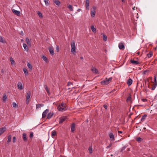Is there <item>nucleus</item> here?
Returning a JSON list of instances; mask_svg holds the SVG:
<instances>
[{"label": "nucleus", "mask_w": 157, "mask_h": 157, "mask_svg": "<svg viewBox=\"0 0 157 157\" xmlns=\"http://www.w3.org/2000/svg\"><path fill=\"white\" fill-rule=\"evenodd\" d=\"M58 109L59 111H63L67 109L66 104L64 103H62L58 106Z\"/></svg>", "instance_id": "nucleus-1"}, {"label": "nucleus", "mask_w": 157, "mask_h": 157, "mask_svg": "<svg viewBox=\"0 0 157 157\" xmlns=\"http://www.w3.org/2000/svg\"><path fill=\"white\" fill-rule=\"evenodd\" d=\"M71 52L74 55L76 53V47L75 46V43L74 40L71 41Z\"/></svg>", "instance_id": "nucleus-2"}, {"label": "nucleus", "mask_w": 157, "mask_h": 157, "mask_svg": "<svg viewBox=\"0 0 157 157\" xmlns=\"http://www.w3.org/2000/svg\"><path fill=\"white\" fill-rule=\"evenodd\" d=\"M112 78L111 77L109 78L108 79L106 78L104 80L101 81V83L102 85H107L109 84L111 81Z\"/></svg>", "instance_id": "nucleus-3"}, {"label": "nucleus", "mask_w": 157, "mask_h": 157, "mask_svg": "<svg viewBox=\"0 0 157 157\" xmlns=\"http://www.w3.org/2000/svg\"><path fill=\"white\" fill-rule=\"evenodd\" d=\"M109 136L110 138V141H113L115 140V137L113 134L110 132L109 134Z\"/></svg>", "instance_id": "nucleus-4"}, {"label": "nucleus", "mask_w": 157, "mask_h": 157, "mask_svg": "<svg viewBox=\"0 0 157 157\" xmlns=\"http://www.w3.org/2000/svg\"><path fill=\"white\" fill-rule=\"evenodd\" d=\"M96 7H94L92 10H91L90 14L92 17H94L95 16Z\"/></svg>", "instance_id": "nucleus-5"}, {"label": "nucleus", "mask_w": 157, "mask_h": 157, "mask_svg": "<svg viewBox=\"0 0 157 157\" xmlns=\"http://www.w3.org/2000/svg\"><path fill=\"white\" fill-rule=\"evenodd\" d=\"M49 110L48 109H47L43 112L42 114V118H45L47 113L49 112Z\"/></svg>", "instance_id": "nucleus-6"}, {"label": "nucleus", "mask_w": 157, "mask_h": 157, "mask_svg": "<svg viewBox=\"0 0 157 157\" xmlns=\"http://www.w3.org/2000/svg\"><path fill=\"white\" fill-rule=\"evenodd\" d=\"M17 86L19 90H21L23 88V85L21 82H19L17 84Z\"/></svg>", "instance_id": "nucleus-7"}, {"label": "nucleus", "mask_w": 157, "mask_h": 157, "mask_svg": "<svg viewBox=\"0 0 157 157\" xmlns=\"http://www.w3.org/2000/svg\"><path fill=\"white\" fill-rule=\"evenodd\" d=\"M12 11L15 14L18 16H19L20 15V12L18 10H17L15 9H13L12 10Z\"/></svg>", "instance_id": "nucleus-8"}, {"label": "nucleus", "mask_w": 157, "mask_h": 157, "mask_svg": "<svg viewBox=\"0 0 157 157\" xmlns=\"http://www.w3.org/2000/svg\"><path fill=\"white\" fill-rule=\"evenodd\" d=\"M6 130V127H3L0 128V135L3 134Z\"/></svg>", "instance_id": "nucleus-9"}, {"label": "nucleus", "mask_w": 157, "mask_h": 157, "mask_svg": "<svg viewBox=\"0 0 157 157\" xmlns=\"http://www.w3.org/2000/svg\"><path fill=\"white\" fill-rule=\"evenodd\" d=\"M10 61L11 63V65L13 66H15V63L14 60L13 59L12 57H10Z\"/></svg>", "instance_id": "nucleus-10"}, {"label": "nucleus", "mask_w": 157, "mask_h": 157, "mask_svg": "<svg viewBox=\"0 0 157 157\" xmlns=\"http://www.w3.org/2000/svg\"><path fill=\"white\" fill-rule=\"evenodd\" d=\"M48 50L49 51V52H50V54L53 55H54V50L51 47H49L48 48Z\"/></svg>", "instance_id": "nucleus-11"}, {"label": "nucleus", "mask_w": 157, "mask_h": 157, "mask_svg": "<svg viewBox=\"0 0 157 157\" xmlns=\"http://www.w3.org/2000/svg\"><path fill=\"white\" fill-rule=\"evenodd\" d=\"M119 48L120 49H124V46L123 44L122 43H120L118 45Z\"/></svg>", "instance_id": "nucleus-12"}, {"label": "nucleus", "mask_w": 157, "mask_h": 157, "mask_svg": "<svg viewBox=\"0 0 157 157\" xmlns=\"http://www.w3.org/2000/svg\"><path fill=\"white\" fill-rule=\"evenodd\" d=\"M66 117H62L60 118V120L59 121V123L61 124L64 122L66 119Z\"/></svg>", "instance_id": "nucleus-13"}, {"label": "nucleus", "mask_w": 157, "mask_h": 157, "mask_svg": "<svg viewBox=\"0 0 157 157\" xmlns=\"http://www.w3.org/2000/svg\"><path fill=\"white\" fill-rule=\"evenodd\" d=\"M89 0H86V5L85 6L86 8L88 10H89Z\"/></svg>", "instance_id": "nucleus-14"}, {"label": "nucleus", "mask_w": 157, "mask_h": 157, "mask_svg": "<svg viewBox=\"0 0 157 157\" xmlns=\"http://www.w3.org/2000/svg\"><path fill=\"white\" fill-rule=\"evenodd\" d=\"M54 113H48L47 116V119H50L53 116Z\"/></svg>", "instance_id": "nucleus-15"}, {"label": "nucleus", "mask_w": 157, "mask_h": 157, "mask_svg": "<svg viewBox=\"0 0 157 157\" xmlns=\"http://www.w3.org/2000/svg\"><path fill=\"white\" fill-rule=\"evenodd\" d=\"M132 83V81L131 78H129L127 81V84L128 86H131Z\"/></svg>", "instance_id": "nucleus-16"}, {"label": "nucleus", "mask_w": 157, "mask_h": 157, "mask_svg": "<svg viewBox=\"0 0 157 157\" xmlns=\"http://www.w3.org/2000/svg\"><path fill=\"white\" fill-rule=\"evenodd\" d=\"M131 62L134 65H137L139 64L138 61L132 59L131 60Z\"/></svg>", "instance_id": "nucleus-17"}, {"label": "nucleus", "mask_w": 157, "mask_h": 157, "mask_svg": "<svg viewBox=\"0 0 157 157\" xmlns=\"http://www.w3.org/2000/svg\"><path fill=\"white\" fill-rule=\"evenodd\" d=\"M44 105L43 104H38L36 105V109H38L40 108L41 107L44 106Z\"/></svg>", "instance_id": "nucleus-18"}, {"label": "nucleus", "mask_w": 157, "mask_h": 157, "mask_svg": "<svg viewBox=\"0 0 157 157\" xmlns=\"http://www.w3.org/2000/svg\"><path fill=\"white\" fill-rule=\"evenodd\" d=\"M91 71L94 73H98V70L95 67H93L91 69Z\"/></svg>", "instance_id": "nucleus-19"}, {"label": "nucleus", "mask_w": 157, "mask_h": 157, "mask_svg": "<svg viewBox=\"0 0 157 157\" xmlns=\"http://www.w3.org/2000/svg\"><path fill=\"white\" fill-rule=\"evenodd\" d=\"M75 124L74 123H73L72 124L71 129V131L72 132H74L75 130Z\"/></svg>", "instance_id": "nucleus-20"}, {"label": "nucleus", "mask_w": 157, "mask_h": 157, "mask_svg": "<svg viewBox=\"0 0 157 157\" xmlns=\"http://www.w3.org/2000/svg\"><path fill=\"white\" fill-rule=\"evenodd\" d=\"M23 46L25 50L26 51H28L29 50V49L26 44L23 43Z\"/></svg>", "instance_id": "nucleus-21"}, {"label": "nucleus", "mask_w": 157, "mask_h": 157, "mask_svg": "<svg viewBox=\"0 0 157 157\" xmlns=\"http://www.w3.org/2000/svg\"><path fill=\"white\" fill-rule=\"evenodd\" d=\"M31 96V92L29 91L28 92L26 95V98L30 99Z\"/></svg>", "instance_id": "nucleus-22"}, {"label": "nucleus", "mask_w": 157, "mask_h": 157, "mask_svg": "<svg viewBox=\"0 0 157 157\" xmlns=\"http://www.w3.org/2000/svg\"><path fill=\"white\" fill-rule=\"evenodd\" d=\"M25 41L26 43L28 45L30 46L31 45V43L30 42L28 38H26L25 39Z\"/></svg>", "instance_id": "nucleus-23"}, {"label": "nucleus", "mask_w": 157, "mask_h": 157, "mask_svg": "<svg viewBox=\"0 0 157 157\" xmlns=\"http://www.w3.org/2000/svg\"><path fill=\"white\" fill-rule=\"evenodd\" d=\"M91 29L92 31V32L94 33H95L96 32V29L94 27L93 25H92L91 26Z\"/></svg>", "instance_id": "nucleus-24"}, {"label": "nucleus", "mask_w": 157, "mask_h": 157, "mask_svg": "<svg viewBox=\"0 0 157 157\" xmlns=\"http://www.w3.org/2000/svg\"><path fill=\"white\" fill-rule=\"evenodd\" d=\"M7 99L6 95L5 94H4L2 98V100L3 101H6Z\"/></svg>", "instance_id": "nucleus-25"}, {"label": "nucleus", "mask_w": 157, "mask_h": 157, "mask_svg": "<svg viewBox=\"0 0 157 157\" xmlns=\"http://www.w3.org/2000/svg\"><path fill=\"white\" fill-rule=\"evenodd\" d=\"M23 71L24 72L25 75H27L28 74V72L27 69L26 68H23Z\"/></svg>", "instance_id": "nucleus-26"}, {"label": "nucleus", "mask_w": 157, "mask_h": 157, "mask_svg": "<svg viewBox=\"0 0 157 157\" xmlns=\"http://www.w3.org/2000/svg\"><path fill=\"white\" fill-rule=\"evenodd\" d=\"M147 116V115H144L141 117V121H144V120L146 119Z\"/></svg>", "instance_id": "nucleus-27"}, {"label": "nucleus", "mask_w": 157, "mask_h": 157, "mask_svg": "<svg viewBox=\"0 0 157 157\" xmlns=\"http://www.w3.org/2000/svg\"><path fill=\"white\" fill-rule=\"evenodd\" d=\"M23 137L24 141H26L27 140V136L26 134L25 133H23Z\"/></svg>", "instance_id": "nucleus-28"}, {"label": "nucleus", "mask_w": 157, "mask_h": 157, "mask_svg": "<svg viewBox=\"0 0 157 157\" xmlns=\"http://www.w3.org/2000/svg\"><path fill=\"white\" fill-rule=\"evenodd\" d=\"M56 135V132L55 131H52L51 134L52 136L53 137Z\"/></svg>", "instance_id": "nucleus-29"}, {"label": "nucleus", "mask_w": 157, "mask_h": 157, "mask_svg": "<svg viewBox=\"0 0 157 157\" xmlns=\"http://www.w3.org/2000/svg\"><path fill=\"white\" fill-rule=\"evenodd\" d=\"M88 150L89 151V153H91L93 151V149L92 146H90L88 148Z\"/></svg>", "instance_id": "nucleus-30"}, {"label": "nucleus", "mask_w": 157, "mask_h": 157, "mask_svg": "<svg viewBox=\"0 0 157 157\" xmlns=\"http://www.w3.org/2000/svg\"><path fill=\"white\" fill-rule=\"evenodd\" d=\"M54 2L56 5L58 6H59L60 4V2L58 0H55L54 1Z\"/></svg>", "instance_id": "nucleus-31"}, {"label": "nucleus", "mask_w": 157, "mask_h": 157, "mask_svg": "<svg viewBox=\"0 0 157 157\" xmlns=\"http://www.w3.org/2000/svg\"><path fill=\"white\" fill-rule=\"evenodd\" d=\"M0 42L4 43L5 42V40L3 39L2 37L1 36H0Z\"/></svg>", "instance_id": "nucleus-32"}, {"label": "nucleus", "mask_w": 157, "mask_h": 157, "mask_svg": "<svg viewBox=\"0 0 157 157\" xmlns=\"http://www.w3.org/2000/svg\"><path fill=\"white\" fill-rule=\"evenodd\" d=\"M11 135H10L8 137L7 142L8 143H9L11 141Z\"/></svg>", "instance_id": "nucleus-33"}, {"label": "nucleus", "mask_w": 157, "mask_h": 157, "mask_svg": "<svg viewBox=\"0 0 157 157\" xmlns=\"http://www.w3.org/2000/svg\"><path fill=\"white\" fill-rule=\"evenodd\" d=\"M44 88L45 89V90H46V91H47V93H48V94H49V90L48 88V87H47V85H44Z\"/></svg>", "instance_id": "nucleus-34"}, {"label": "nucleus", "mask_w": 157, "mask_h": 157, "mask_svg": "<svg viewBox=\"0 0 157 157\" xmlns=\"http://www.w3.org/2000/svg\"><path fill=\"white\" fill-rule=\"evenodd\" d=\"M157 86V83H154V85L151 88L152 90H154L156 88Z\"/></svg>", "instance_id": "nucleus-35"}, {"label": "nucleus", "mask_w": 157, "mask_h": 157, "mask_svg": "<svg viewBox=\"0 0 157 157\" xmlns=\"http://www.w3.org/2000/svg\"><path fill=\"white\" fill-rule=\"evenodd\" d=\"M27 66L29 68V69H31V70L32 69V66L30 63H28L27 64Z\"/></svg>", "instance_id": "nucleus-36"}, {"label": "nucleus", "mask_w": 157, "mask_h": 157, "mask_svg": "<svg viewBox=\"0 0 157 157\" xmlns=\"http://www.w3.org/2000/svg\"><path fill=\"white\" fill-rule=\"evenodd\" d=\"M42 59L44 61L47 62L48 60L47 58L44 56H42Z\"/></svg>", "instance_id": "nucleus-37"}, {"label": "nucleus", "mask_w": 157, "mask_h": 157, "mask_svg": "<svg viewBox=\"0 0 157 157\" xmlns=\"http://www.w3.org/2000/svg\"><path fill=\"white\" fill-rule=\"evenodd\" d=\"M68 8L70 9V10L72 11L73 10V7L71 5H68Z\"/></svg>", "instance_id": "nucleus-38"}, {"label": "nucleus", "mask_w": 157, "mask_h": 157, "mask_svg": "<svg viewBox=\"0 0 157 157\" xmlns=\"http://www.w3.org/2000/svg\"><path fill=\"white\" fill-rule=\"evenodd\" d=\"M152 56V53H150L147 54V56L148 58H149Z\"/></svg>", "instance_id": "nucleus-39"}, {"label": "nucleus", "mask_w": 157, "mask_h": 157, "mask_svg": "<svg viewBox=\"0 0 157 157\" xmlns=\"http://www.w3.org/2000/svg\"><path fill=\"white\" fill-rule=\"evenodd\" d=\"M37 13L39 17H43V15H42V13H41L40 12L38 11Z\"/></svg>", "instance_id": "nucleus-40"}, {"label": "nucleus", "mask_w": 157, "mask_h": 157, "mask_svg": "<svg viewBox=\"0 0 157 157\" xmlns=\"http://www.w3.org/2000/svg\"><path fill=\"white\" fill-rule=\"evenodd\" d=\"M142 140V139L140 137H138L136 139V141L139 142L141 141Z\"/></svg>", "instance_id": "nucleus-41"}, {"label": "nucleus", "mask_w": 157, "mask_h": 157, "mask_svg": "<svg viewBox=\"0 0 157 157\" xmlns=\"http://www.w3.org/2000/svg\"><path fill=\"white\" fill-rule=\"evenodd\" d=\"M44 1L46 6H48L49 5V4L48 2V0H44Z\"/></svg>", "instance_id": "nucleus-42"}, {"label": "nucleus", "mask_w": 157, "mask_h": 157, "mask_svg": "<svg viewBox=\"0 0 157 157\" xmlns=\"http://www.w3.org/2000/svg\"><path fill=\"white\" fill-rule=\"evenodd\" d=\"M103 39L104 41H106L107 40V36L104 35H103Z\"/></svg>", "instance_id": "nucleus-43"}, {"label": "nucleus", "mask_w": 157, "mask_h": 157, "mask_svg": "<svg viewBox=\"0 0 157 157\" xmlns=\"http://www.w3.org/2000/svg\"><path fill=\"white\" fill-rule=\"evenodd\" d=\"M13 107H16L18 105L16 103L14 102L13 104Z\"/></svg>", "instance_id": "nucleus-44"}, {"label": "nucleus", "mask_w": 157, "mask_h": 157, "mask_svg": "<svg viewBox=\"0 0 157 157\" xmlns=\"http://www.w3.org/2000/svg\"><path fill=\"white\" fill-rule=\"evenodd\" d=\"M154 83H157L156 78L155 76H154Z\"/></svg>", "instance_id": "nucleus-45"}, {"label": "nucleus", "mask_w": 157, "mask_h": 157, "mask_svg": "<svg viewBox=\"0 0 157 157\" xmlns=\"http://www.w3.org/2000/svg\"><path fill=\"white\" fill-rule=\"evenodd\" d=\"M16 138L15 136H14L13 137V143H15L16 142Z\"/></svg>", "instance_id": "nucleus-46"}, {"label": "nucleus", "mask_w": 157, "mask_h": 157, "mask_svg": "<svg viewBox=\"0 0 157 157\" xmlns=\"http://www.w3.org/2000/svg\"><path fill=\"white\" fill-rule=\"evenodd\" d=\"M56 50L57 52H59V47L58 46H57L56 47Z\"/></svg>", "instance_id": "nucleus-47"}, {"label": "nucleus", "mask_w": 157, "mask_h": 157, "mask_svg": "<svg viewBox=\"0 0 157 157\" xmlns=\"http://www.w3.org/2000/svg\"><path fill=\"white\" fill-rule=\"evenodd\" d=\"M33 132H31L30 134L29 137L30 138H32L33 136Z\"/></svg>", "instance_id": "nucleus-48"}, {"label": "nucleus", "mask_w": 157, "mask_h": 157, "mask_svg": "<svg viewBox=\"0 0 157 157\" xmlns=\"http://www.w3.org/2000/svg\"><path fill=\"white\" fill-rule=\"evenodd\" d=\"M72 85V83L71 82H68L67 83V86H70L71 85Z\"/></svg>", "instance_id": "nucleus-49"}, {"label": "nucleus", "mask_w": 157, "mask_h": 157, "mask_svg": "<svg viewBox=\"0 0 157 157\" xmlns=\"http://www.w3.org/2000/svg\"><path fill=\"white\" fill-rule=\"evenodd\" d=\"M29 99H30L26 98V101L27 104H28L29 103Z\"/></svg>", "instance_id": "nucleus-50"}, {"label": "nucleus", "mask_w": 157, "mask_h": 157, "mask_svg": "<svg viewBox=\"0 0 157 157\" xmlns=\"http://www.w3.org/2000/svg\"><path fill=\"white\" fill-rule=\"evenodd\" d=\"M112 146V144H110L109 145H108L107 147V148H109L111 147Z\"/></svg>", "instance_id": "nucleus-51"}, {"label": "nucleus", "mask_w": 157, "mask_h": 157, "mask_svg": "<svg viewBox=\"0 0 157 157\" xmlns=\"http://www.w3.org/2000/svg\"><path fill=\"white\" fill-rule=\"evenodd\" d=\"M104 107L105 108V109H107V105H104Z\"/></svg>", "instance_id": "nucleus-52"}, {"label": "nucleus", "mask_w": 157, "mask_h": 157, "mask_svg": "<svg viewBox=\"0 0 157 157\" xmlns=\"http://www.w3.org/2000/svg\"><path fill=\"white\" fill-rule=\"evenodd\" d=\"M126 147H123L122 148V149H121V151H122L123 150H124L125 148Z\"/></svg>", "instance_id": "nucleus-53"}, {"label": "nucleus", "mask_w": 157, "mask_h": 157, "mask_svg": "<svg viewBox=\"0 0 157 157\" xmlns=\"http://www.w3.org/2000/svg\"><path fill=\"white\" fill-rule=\"evenodd\" d=\"M20 34L22 36H23L24 35V33L23 31H21L20 33Z\"/></svg>", "instance_id": "nucleus-54"}, {"label": "nucleus", "mask_w": 157, "mask_h": 157, "mask_svg": "<svg viewBox=\"0 0 157 157\" xmlns=\"http://www.w3.org/2000/svg\"><path fill=\"white\" fill-rule=\"evenodd\" d=\"M118 132L119 133H122V132L121 131H118Z\"/></svg>", "instance_id": "nucleus-55"}, {"label": "nucleus", "mask_w": 157, "mask_h": 157, "mask_svg": "<svg viewBox=\"0 0 157 157\" xmlns=\"http://www.w3.org/2000/svg\"><path fill=\"white\" fill-rule=\"evenodd\" d=\"M142 100H143V101H144V102H145V101H146V99H143Z\"/></svg>", "instance_id": "nucleus-56"}, {"label": "nucleus", "mask_w": 157, "mask_h": 157, "mask_svg": "<svg viewBox=\"0 0 157 157\" xmlns=\"http://www.w3.org/2000/svg\"><path fill=\"white\" fill-rule=\"evenodd\" d=\"M131 97H128V99H127V100H130L131 99Z\"/></svg>", "instance_id": "nucleus-57"}, {"label": "nucleus", "mask_w": 157, "mask_h": 157, "mask_svg": "<svg viewBox=\"0 0 157 157\" xmlns=\"http://www.w3.org/2000/svg\"><path fill=\"white\" fill-rule=\"evenodd\" d=\"M123 2H125V0H121Z\"/></svg>", "instance_id": "nucleus-58"}, {"label": "nucleus", "mask_w": 157, "mask_h": 157, "mask_svg": "<svg viewBox=\"0 0 157 157\" xmlns=\"http://www.w3.org/2000/svg\"><path fill=\"white\" fill-rule=\"evenodd\" d=\"M80 59H83V57H80Z\"/></svg>", "instance_id": "nucleus-59"}, {"label": "nucleus", "mask_w": 157, "mask_h": 157, "mask_svg": "<svg viewBox=\"0 0 157 157\" xmlns=\"http://www.w3.org/2000/svg\"><path fill=\"white\" fill-rule=\"evenodd\" d=\"M135 7L133 8L132 9H133V10H135Z\"/></svg>", "instance_id": "nucleus-60"}, {"label": "nucleus", "mask_w": 157, "mask_h": 157, "mask_svg": "<svg viewBox=\"0 0 157 157\" xmlns=\"http://www.w3.org/2000/svg\"><path fill=\"white\" fill-rule=\"evenodd\" d=\"M115 91V89H113V90L112 91Z\"/></svg>", "instance_id": "nucleus-61"}, {"label": "nucleus", "mask_w": 157, "mask_h": 157, "mask_svg": "<svg viewBox=\"0 0 157 157\" xmlns=\"http://www.w3.org/2000/svg\"><path fill=\"white\" fill-rule=\"evenodd\" d=\"M23 41V40H21V41Z\"/></svg>", "instance_id": "nucleus-62"}, {"label": "nucleus", "mask_w": 157, "mask_h": 157, "mask_svg": "<svg viewBox=\"0 0 157 157\" xmlns=\"http://www.w3.org/2000/svg\"><path fill=\"white\" fill-rule=\"evenodd\" d=\"M156 42H157V41H156Z\"/></svg>", "instance_id": "nucleus-63"}]
</instances>
